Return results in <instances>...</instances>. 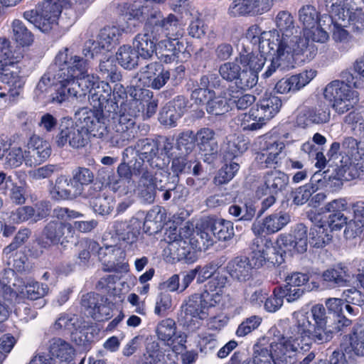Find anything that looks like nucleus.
<instances>
[{
  "label": "nucleus",
  "instance_id": "obj_18",
  "mask_svg": "<svg viewBox=\"0 0 364 364\" xmlns=\"http://www.w3.org/2000/svg\"><path fill=\"white\" fill-rule=\"evenodd\" d=\"M25 281L18 277L11 269H6L0 273V295L8 301L16 298L18 293L24 294Z\"/></svg>",
  "mask_w": 364,
  "mask_h": 364
},
{
  "label": "nucleus",
  "instance_id": "obj_28",
  "mask_svg": "<svg viewBox=\"0 0 364 364\" xmlns=\"http://www.w3.org/2000/svg\"><path fill=\"white\" fill-rule=\"evenodd\" d=\"M291 220L289 213L279 212L273 213L266 217L261 226H257L255 223L252 225V230L255 234H273L286 226Z\"/></svg>",
  "mask_w": 364,
  "mask_h": 364
},
{
  "label": "nucleus",
  "instance_id": "obj_36",
  "mask_svg": "<svg viewBox=\"0 0 364 364\" xmlns=\"http://www.w3.org/2000/svg\"><path fill=\"white\" fill-rule=\"evenodd\" d=\"M159 152L156 142L151 139H141L136 141L134 146H128L124 151V158L127 159L129 156L136 155L144 160H147L154 153Z\"/></svg>",
  "mask_w": 364,
  "mask_h": 364
},
{
  "label": "nucleus",
  "instance_id": "obj_35",
  "mask_svg": "<svg viewBox=\"0 0 364 364\" xmlns=\"http://www.w3.org/2000/svg\"><path fill=\"white\" fill-rule=\"evenodd\" d=\"M152 29L154 32L161 30L164 33L166 38L183 39V29L179 23L178 18L173 14H170L167 17L155 22Z\"/></svg>",
  "mask_w": 364,
  "mask_h": 364
},
{
  "label": "nucleus",
  "instance_id": "obj_51",
  "mask_svg": "<svg viewBox=\"0 0 364 364\" xmlns=\"http://www.w3.org/2000/svg\"><path fill=\"white\" fill-rule=\"evenodd\" d=\"M89 205L95 213L106 216L113 211L114 200L113 197L102 193V195H97V198L90 200Z\"/></svg>",
  "mask_w": 364,
  "mask_h": 364
},
{
  "label": "nucleus",
  "instance_id": "obj_60",
  "mask_svg": "<svg viewBox=\"0 0 364 364\" xmlns=\"http://www.w3.org/2000/svg\"><path fill=\"white\" fill-rule=\"evenodd\" d=\"M14 36L16 42L22 46H28L33 41L32 33L20 20L16 19L12 23Z\"/></svg>",
  "mask_w": 364,
  "mask_h": 364
},
{
  "label": "nucleus",
  "instance_id": "obj_64",
  "mask_svg": "<svg viewBox=\"0 0 364 364\" xmlns=\"http://www.w3.org/2000/svg\"><path fill=\"white\" fill-rule=\"evenodd\" d=\"M87 107L79 108L75 111L74 122L79 127V129H88L89 127L95 120V116L99 112Z\"/></svg>",
  "mask_w": 364,
  "mask_h": 364
},
{
  "label": "nucleus",
  "instance_id": "obj_50",
  "mask_svg": "<svg viewBox=\"0 0 364 364\" xmlns=\"http://www.w3.org/2000/svg\"><path fill=\"white\" fill-rule=\"evenodd\" d=\"M264 53L260 55L253 52H241L239 57V60L242 68L255 71V74L258 75V73L262 70L265 63V58L263 56Z\"/></svg>",
  "mask_w": 364,
  "mask_h": 364
},
{
  "label": "nucleus",
  "instance_id": "obj_16",
  "mask_svg": "<svg viewBox=\"0 0 364 364\" xmlns=\"http://www.w3.org/2000/svg\"><path fill=\"white\" fill-rule=\"evenodd\" d=\"M50 186L49 193L55 200H73L81 195L72 177L65 175L58 176L54 183L50 181Z\"/></svg>",
  "mask_w": 364,
  "mask_h": 364
},
{
  "label": "nucleus",
  "instance_id": "obj_5",
  "mask_svg": "<svg viewBox=\"0 0 364 364\" xmlns=\"http://www.w3.org/2000/svg\"><path fill=\"white\" fill-rule=\"evenodd\" d=\"M55 144L58 148L69 145L73 149H80L88 143L86 130L79 129L74 120L68 117L60 120L59 132L53 138Z\"/></svg>",
  "mask_w": 364,
  "mask_h": 364
},
{
  "label": "nucleus",
  "instance_id": "obj_3",
  "mask_svg": "<svg viewBox=\"0 0 364 364\" xmlns=\"http://www.w3.org/2000/svg\"><path fill=\"white\" fill-rule=\"evenodd\" d=\"M314 321L312 328H309V341L304 345L309 347L311 341L321 344L329 341L333 333L343 328L333 323V318L325 316V308L322 305H315L311 308Z\"/></svg>",
  "mask_w": 364,
  "mask_h": 364
},
{
  "label": "nucleus",
  "instance_id": "obj_41",
  "mask_svg": "<svg viewBox=\"0 0 364 364\" xmlns=\"http://www.w3.org/2000/svg\"><path fill=\"white\" fill-rule=\"evenodd\" d=\"M23 58L21 48L12 46L6 38H0V67L4 64L17 63Z\"/></svg>",
  "mask_w": 364,
  "mask_h": 364
},
{
  "label": "nucleus",
  "instance_id": "obj_31",
  "mask_svg": "<svg viewBox=\"0 0 364 364\" xmlns=\"http://www.w3.org/2000/svg\"><path fill=\"white\" fill-rule=\"evenodd\" d=\"M141 221L136 218H132L129 220H117L113 225L114 231L119 238L129 243L134 242L140 234Z\"/></svg>",
  "mask_w": 364,
  "mask_h": 364
},
{
  "label": "nucleus",
  "instance_id": "obj_42",
  "mask_svg": "<svg viewBox=\"0 0 364 364\" xmlns=\"http://www.w3.org/2000/svg\"><path fill=\"white\" fill-rule=\"evenodd\" d=\"M208 230L219 240L227 241L235 235L233 223L230 220L215 219L208 223Z\"/></svg>",
  "mask_w": 364,
  "mask_h": 364
},
{
  "label": "nucleus",
  "instance_id": "obj_47",
  "mask_svg": "<svg viewBox=\"0 0 364 364\" xmlns=\"http://www.w3.org/2000/svg\"><path fill=\"white\" fill-rule=\"evenodd\" d=\"M164 213L161 207H154L147 213L144 222L146 232L150 235L159 232L164 226Z\"/></svg>",
  "mask_w": 364,
  "mask_h": 364
},
{
  "label": "nucleus",
  "instance_id": "obj_56",
  "mask_svg": "<svg viewBox=\"0 0 364 364\" xmlns=\"http://www.w3.org/2000/svg\"><path fill=\"white\" fill-rule=\"evenodd\" d=\"M339 180L349 181L358 178L360 173H364V155L361 154L358 159H354L348 164L345 169H341Z\"/></svg>",
  "mask_w": 364,
  "mask_h": 364
},
{
  "label": "nucleus",
  "instance_id": "obj_13",
  "mask_svg": "<svg viewBox=\"0 0 364 364\" xmlns=\"http://www.w3.org/2000/svg\"><path fill=\"white\" fill-rule=\"evenodd\" d=\"M246 37L254 44L258 43L259 52L264 54L272 53L277 43L281 40V32L277 30L262 31L257 25L251 26L247 31Z\"/></svg>",
  "mask_w": 364,
  "mask_h": 364
},
{
  "label": "nucleus",
  "instance_id": "obj_43",
  "mask_svg": "<svg viewBox=\"0 0 364 364\" xmlns=\"http://www.w3.org/2000/svg\"><path fill=\"white\" fill-rule=\"evenodd\" d=\"M134 99L146 108L144 111V115L146 118L151 117L156 112L158 107V100L154 99L153 92L147 89L136 88L131 94Z\"/></svg>",
  "mask_w": 364,
  "mask_h": 364
},
{
  "label": "nucleus",
  "instance_id": "obj_32",
  "mask_svg": "<svg viewBox=\"0 0 364 364\" xmlns=\"http://www.w3.org/2000/svg\"><path fill=\"white\" fill-rule=\"evenodd\" d=\"M344 300L338 298H329L325 301L328 309V311L325 310V316L333 318V323L342 328L348 327L352 323L351 319L344 314Z\"/></svg>",
  "mask_w": 364,
  "mask_h": 364
},
{
  "label": "nucleus",
  "instance_id": "obj_14",
  "mask_svg": "<svg viewBox=\"0 0 364 364\" xmlns=\"http://www.w3.org/2000/svg\"><path fill=\"white\" fill-rule=\"evenodd\" d=\"M0 77L1 81L9 87L6 97L9 100H14L23 90L25 84L23 77L20 75L19 68L16 63L4 64L0 67Z\"/></svg>",
  "mask_w": 364,
  "mask_h": 364
},
{
  "label": "nucleus",
  "instance_id": "obj_9",
  "mask_svg": "<svg viewBox=\"0 0 364 364\" xmlns=\"http://www.w3.org/2000/svg\"><path fill=\"white\" fill-rule=\"evenodd\" d=\"M87 60L73 55L69 53L68 48L60 51L55 59V63L58 67L56 73H64L65 77L76 80L83 74L87 73Z\"/></svg>",
  "mask_w": 364,
  "mask_h": 364
},
{
  "label": "nucleus",
  "instance_id": "obj_24",
  "mask_svg": "<svg viewBox=\"0 0 364 364\" xmlns=\"http://www.w3.org/2000/svg\"><path fill=\"white\" fill-rule=\"evenodd\" d=\"M316 75V70H305L289 78L280 80L276 84L274 89L281 94L297 91L308 84Z\"/></svg>",
  "mask_w": 364,
  "mask_h": 364
},
{
  "label": "nucleus",
  "instance_id": "obj_6",
  "mask_svg": "<svg viewBox=\"0 0 364 364\" xmlns=\"http://www.w3.org/2000/svg\"><path fill=\"white\" fill-rule=\"evenodd\" d=\"M74 233L75 230L70 223L58 220H50L45 225L42 237L38 239V243L43 248H48L53 245L58 244L65 246L72 242Z\"/></svg>",
  "mask_w": 364,
  "mask_h": 364
},
{
  "label": "nucleus",
  "instance_id": "obj_29",
  "mask_svg": "<svg viewBox=\"0 0 364 364\" xmlns=\"http://www.w3.org/2000/svg\"><path fill=\"white\" fill-rule=\"evenodd\" d=\"M112 87L108 82L102 80L97 83L95 88L91 90V95H88L87 99L90 105L102 112H108L110 107Z\"/></svg>",
  "mask_w": 364,
  "mask_h": 364
},
{
  "label": "nucleus",
  "instance_id": "obj_4",
  "mask_svg": "<svg viewBox=\"0 0 364 364\" xmlns=\"http://www.w3.org/2000/svg\"><path fill=\"white\" fill-rule=\"evenodd\" d=\"M323 95L326 99L333 102L332 107L338 114L348 112L358 102V92L340 80H333L328 83Z\"/></svg>",
  "mask_w": 364,
  "mask_h": 364
},
{
  "label": "nucleus",
  "instance_id": "obj_55",
  "mask_svg": "<svg viewBox=\"0 0 364 364\" xmlns=\"http://www.w3.org/2000/svg\"><path fill=\"white\" fill-rule=\"evenodd\" d=\"M248 149L246 140L241 137H233L229 139L224 149L226 160L237 159Z\"/></svg>",
  "mask_w": 364,
  "mask_h": 364
},
{
  "label": "nucleus",
  "instance_id": "obj_46",
  "mask_svg": "<svg viewBox=\"0 0 364 364\" xmlns=\"http://www.w3.org/2000/svg\"><path fill=\"white\" fill-rule=\"evenodd\" d=\"M74 352L72 346L60 338H54L50 341L49 353L53 357L68 361L72 358Z\"/></svg>",
  "mask_w": 364,
  "mask_h": 364
},
{
  "label": "nucleus",
  "instance_id": "obj_49",
  "mask_svg": "<svg viewBox=\"0 0 364 364\" xmlns=\"http://www.w3.org/2000/svg\"><path fill=\"white\" fill-rule=\"evenodd\" d=\"M259 6V0H233L228 13L232 16L250 15L255 14Z\"/></svg>",
  "mask_w": 364,
  "mask_h": 364
},
{
  "label": "nucleus",
  "instance_id": "obj_7",
  "mask_svg": "<svg viewBox=\"0 0 364 364\" xmlns=\"http://www.w3.org/2000/svg\"><path fill=\"white\" fill-rule=\"evenodd\" d=\"M197 85L198 87L191 92V100L198 105L207 103L208 99L215 94V90L220 91L221 95H225L228 90L226 83L215 73L202 75L197 82Z\"/></svg>",
  "mask_w": 364,
  "mask_h": 364
},
{
  "label": "nucleus",
  "instance_id": "obj_62",
  "mask_svg": "<svg viewBox=\"0 0 364 364\" xmlns=\"http://www.w3.org/2000/svg\"><path fill=\"white\" fill-rule=\"evenodd\" d=\"M192 161L184 156H176L171 161V170L173 173L171 177L173 183L179 182V176L189 173L192 166Z\"/></svg>",
  "mask_w": 364,
  "mask_h": 364
},
{
  "label": "nucleus",
  "instance_id": "obj_33",
  "mask_svg": "<svg viewBox=\"0 0 364 364\" xmlns=\"http://www.w3.org/2000/svg\"><path fill=\"white\" fill-rule=\"evenodd\" d=\"M252 262L246 257H236L227 265V269L230 277L239 282L249 280L252 276Z\"/></svg>",
  "mask_w": 364,
  "mask_h": 364
},
{
  "label": "nucleus",
  "instance_id": "obj_19",
  "mask_svg": "<svg viewBox=\"0 0 364 364\" xmlns=\"http://www.w3.org/2000/svg\"><path fill=\"white\" fill-rule=\"evenodd\" d=\"M308 228L303 224H297L291 233L281 235L278 240L279 245H283L289 250H294L298 253H304L308 247Z\"/></svg>",
  "mask_w": 364,
  "mask_h": 364
},
{
  "label": "nucleus",
  "instance_id": "obj_15",
  "mask_svg": "<svg viewBox=\"0 0 364 364\" xmlns=\"http://www.w3.org/2000/svg\"><path fill=\"white\" fill-rule=\"evenodd\" d=\"M117 28L114 26L101 29L97 41L89 40L85 43L82 50L84 55L87 58H93L101 49L109 50L112 44L117 41Z\"/></svg>",
  "mask_w": 364,
  "mask_h": 364
},
{
  "label": "nucleus",
  "instance_id": "obj_34",
  "mask_svg": "<svg viewBox=\"0 0 364 364\" xmlns=\"http://www.w3.org/2000/svg\"><path fill=\"white\" fill-rule=\"evenodd\" d=\"M195 137L200 151L205 156H214L218 153L219 147L214 130L208 127L201 128Z\"/></svg>",
  "mask_w": 364,
  "mask_h": 364
},
{
  "label": "nucleus",
  "instance_id": "obj_54",
  "mask_svg": "<svg viewBox=\"0 0 364 364\" xmlns=\"http://www.w3.org/2000/svg\"><path fill=\"white\" fill-rule=\"evenodd\" d=\"M108 119L104 116L102 111H99L95 116V120L86 130V137L90 134L94 137L106 139L109 136V129L107 124Z\"/></svg>",
  "mask_w": 364,
  "mask_h": 364
},
{
  "label": "nucleus",
  "instance_id": "obj_58",
  "mask_svg": "<svg viewBox=\"0 0 364 364\" xmlns=\"http://www.w3.org/2000/svg\"><path fill=\"white\" fill-rule=\"evenodd\" d=\"M97 253L100 261L104 264H107L110 267L115 265L119 261L118 256L121 257L124 254L121 248L115 245H105L97 249Z\"/></svg>",
  "mask_w": 364,
  "mask_h": 364
},
{
  "label": "nucleus",
  "instance_id": "obj_37",
  "mask_svg": "<svg viewBox=\"0 0 364 364\" xmlns=\"http://www.w3.org/2000/svg\"><path fill=\"white\" fill-rule=\"evenodd\" d=\"M282 105V100L279 97L272 93H265L257 104L256 110L260 113L262 119L267 122L279 111Z\"/></svg>",
  "mask_w": 364,
  "mask_h": 364
},
{
  "label": "nucleus",
  "instance_id": "obj_30",
  "mask_svg": "<svg viewBox=\"0 0 364 364\" xmlns=\"http://www.w3.org/2000/svg\"><path fill=\"white\" fill-rule=\"evenodd\" d=\"M308 216L311 221L316 223L310 229L309 243L314 247L322 248L331 242L332 235L328 233V228L321 223L320 214L314 213L313 215L309 214Z\"/></svg>",
  "mask_w": 364,
  "mask_h": 364
},
{
  "label": "nucleus",
  "instance_id": "obj_40",
  "mask_svg": "<svg viewBox=\"0 0 364 364\" xmlns=\"http://www.w3.org/2000/svg\"><path fill=\"white\" fill-rule=\"evenodd\" d=\"M341 145L338 142H333L327 153L328 168H332L335 171L334 177L339 180L341 169H345L346 166L350 162L349 156L343 155V153H338Z\"/></svg>",
  "mask_w": 364,
  "mask_h": 364
},
{
  "label": "nucleus",
  "instance_id": "obj_63",
  "mask_svg": "<svg viewBox=\"0 0 364 364\" xmlns=\"http://www.w3.org/2000/svg\"><path fill=\"white\" fill-rule=\"evenodd\" d=\"M258 82V75L255 71H251L241 68L237 80L235 82V87L241 90H247L255 87Z\"/></svg>",
  "mask_w": 364,
  "mask_h": 364
},
{
  "label": "nucleus",
  "instance_id": "obj_25",
  "mask_svg": "<svg viewBox=\"0 0 364 364\" xmlns=\"http://www.w3.org/2000/svg\"><path fill=\"white\" fill-rule=\"evenodd\" d=\"M109 112L113 113V129L121 136L122 140L129 141L134 138L136 132L134 116L126 112L117 113L116 111Z\"/></svg>",
  "mask_w": 364,
  "mask_h": 364
},
{
  "label": "nucleus",
  "instance_id": "obj_59",
  "mask_svg": "<svg viewBox=\"0 0 364 364\" xmlns=\"http://www.w3.org/2000/svg\"><path fill=\"white\" fill-rule=\"evenodd\" d=\"M260 113L256 109H250L248 114L242 115L240 127L243 131H255L265 124V119H262Z\"/></svg>",
  "mask_w": 364,
  "mask_h": 364
},
{
  "label": "nucleus",
  "instance_id": "obj_8",
  "mask_svg": "<svg viewBox=\"0 0 364 364\" xmlns=\"http://www.w3.org/2000/svg\"><path fill=\"white\" fill-rule=\"evenodd\" d=\"M158 58L165 63L184 61L190 56L187 42L184 39L166 38L160 41L156 52Z\"/></svg>",
  "mask_w": 364,
  "mask_h": 364
},
{
  "label": "nucleus",
  "instance_id": "obj_27",
  "mask_svg": "<svg viewBox=\"0 0 364 364\" xmlns=\"http://www.w3.org/2000/svg\"><path fill=\"white\" fill-rule=\"evenodd\" d=\"M152 29L149 33L146 27L144 33L137 34L133 41V47L139 55L144 59H149L156 52L158 38Z\"/></svg>",
  "mask_w": 364,
  "mask_h": 364
},
{
  "label": "nucleus",
  "instance_id": "obj_23",
  "mask_svg": "<svg viewBox=\"0 0 364 364\" xmlns=\"http://www.w3.org/2000/svg\"><path fill=\"white\" fill-rule=\"evenodd\" d=\"M156 175L154 171H145L137 181L136 194L144 203L151 204L155 200L159 188Z\"/></svg>",
  "mask_w": 364,
  "mask_h": 364
},
{
  "label": "nucleus",
  "instance_id": "obj_2",
  "mask_svg": "<svg viewBox=\"0 0 364 364\" xmlns=\"http://www.w3.org/2000/svg\"><path fill=\"white\" fill-rule=\"evenodd\" d=\"M62 0H43L36 8L23 13V18L42 32L50 31L62 11Z\"/></svg>",
  "mask_w": 364,
  "mask_h": 364
},
{
  "label": "nucleus",
  "instance_id": "obj_39",
  "mask_svg": "<svg viewBox=\"0 0 364 364\" xmlns=\"http://www.w3.org/2000/svg\"><path fill=\"white\" fill-rule=\"evenodd\" d=\"M322 278L331 286L344 287L350 282V274L347 267L338 264L334 268L324 271Z\"/></svg>",
  "mask_w": 364,
  "mask_h": 364
},
{
  "label": "nucleus",
  "instance_id": "obj_53",
  "mask_svg": "<svg viewBox=\"0 0 364 364\" xmlns=\"http://www.w3.org/2000/svg\"><path fill=\"white\" fill-rule=\"evenodd\" d=\"M299 21L303 25L304 31L314 28L318 25L319 13L312 5L303 6L298 12Z\"/></svg>",
  "mask_w": 364,
  "mask_h": 364
},
{
  "label": "nucleus",
  "instance_id": "obj_11",
  "mask_svg": "<svg viewBox=\"0 0 364 364\" xmlns=\"http://www.w3.org/2000/svg\"><path fill=\"white\" fill-rule=\"evenodd\" d=\"M174 236L168 235L166 240L168 242V250L172 262L183 261L186 263H193L197 258L198 255L195 248L191 245L193 242L188 241L173 234Z\"/></svg>",
  "mask_w": 364,
  "mask_h": 364
},
{
  "label": "nucleus",
  "instance_id": "obj_48",
  "mask_svg": "<svg viewBox=\"0 0 364 364\" xmlns=\"http://www.w3.org/2000/svg\"><path fill=\"white\" fill-rule=\"evenodd\" d=\"M140 56L132 48L128 45L120 46L116 53V58L119 64L125 69L132 70L138 65V60Z\"/></svg>",
  "mask_w": 364,
  "mask_h": 364
},
{
  "label": "nucleus",
  "instance_id": "obj_26",
  "mask_svg": "<svg viewBox=\"0 0 364 364\" xmlns=\"http://www.w3.org/2000/svg\"><path fill=\"white\" fill-rule=\"evenodd\" d=\"M132 158L124 159V153L122 154V161L119 164L117 168L118 177L124 178L129 182L133 176H141L145 171H151L146 166H144L143 159L136 155L132 156Z\"/></svg>",
  "mask_w": 364,
  "mask_h": 364
},
{
  "label": "nucleus",
  "instance_id": "obj_22",
  "mask_svg": "<svg viewBox=\"0 0 364 364\" xmlns=\"http://www.w3.org/2000/svg\"><path fill=\"white\" fill-rule=\"evenodd\" d=\"M208 297L209 293L207 291L201 294H194L188 297L186 304L181 307L185 323L191 322L194 318H203V315L205 314L204 310L208 307Z\"/></svg>",
  "mask_w": 364,
  "mask_h": 364
},
{
  "label": "nucleus",
  "instance_id": "obj_44",
  "mask_svg": "<svg viewBox=\"0 0 364 364\" xmlns=\"http://www.w3.org/2000/svg\"><path fill=\"white\" fill-rule=\"evenodd\" d=\"M268 343L265 336L260 338L253 346L252 363L253 364H275L272 349L264 346Z\"/></svg>",
  "mask_w": 364,
  "mask_h": 364
},
{
  "label": "nucleus",
  "instance_id": "obj_20",
  "mask_svg": "<svg viewBox=\"0 0 364 364\" xmlns=\"http://www.w3.org/2000/svg\"><path fill=\"white\" fill-rule=\"evenodd\" d=\"M289 183V176L278 170L267 172L264 176V183L257 187L256 195L258 197L267 196L269 193L277 194L282 191Z\"/></svg>",
  "mask_w": 364,
  "mask_h": 364
},
{
  "label": "nucleus",
  "instance_id": "obj_21",
  "mask_svg": "<svg viewBox=\"0 0 364 364\" xmlns=\"http://www.w3.org/2000/svg\"><path fill=\"white\" fill-rule=\"evenodd\" d=\"M270 348L275 364H292L295 356L299 355V348L302 350L304 346H300V343L296 344L291 341L282 338L279 343H272Z\"/></svg>",
  "mask_w": 364,
  "mask_h": 364
},
{
  "label": "nucleus",
  "instance_id": "obj_45",
  "mask_svg": "<svg viewBox=\"0 0 364 364\" xmlns=\"http://www.w3.org/2000/svg\"><path fill=\"white\" fill-rule=\"evenodd\" d=\"M344 340L346 344H349L346 347L344 343L341 344L346 352L349 348V352L353 351L357 355L364 356V326L355 328L352 334L345 336Z\"/></svg>",
  "mask_w": 364,
  "mask_h": 364
},
{
  "label": "nucleus",
  "instance_id": "obj_12",
  "mask_svg": "<svg viewBox=\"0 0 364 364\" xmlns=\"http://www.w3.org/2000/svg\"><path fill=\"white\" fill-rule=\"evenodd\" d=\"M287 326L283 331V339H288L294 343L309 341V328H312V324L309 318L304 314H293L292 319L284 321Z\"/></svg>",
  "mask_w": 364,
  "mask_h": 364
},
{
  "label": "nucleus",
  "instance_id": "obj_52",
  "mask_svg": "<svg viewBox=\"0 0 364 364\" xmlns=\"http://www.w3.org/2000/svg\"><path fill=\"white\" fill-rule=\"evenodd\" d=\"M231 86H227L228 88L227 93L222 95L220 91L218 92V95L216 93L211 97L206 103V111L212 115H222L228 112L229 110V105L227 101V95Z\"/></svg>",
  "mask_w": 364,
  "mask_h": 364
},
{
  "label": "nucleus",
  "instance_id": "obj_61",
  "mask_svg": "<svg viewBox=\"0 0 364 364\" xmlns=\"http://www.w3.org/2000/svg\"><path fill=\"white\" fill-rule=\"evenodd\" d=\"M102 301V297L94 292H90L82 296L81 305L87 313L93 318H98L97 309Z\"/></svg>",
  "mask_w": 364,
  "mask_h": 364
},
{
  "label": "nucleus",
  "instance_id": "obj_38",
  "mask_svg": "<svg viewBox=\"0 0 364 364\" xmlns=\"http://www.w3.org/2000/svg\"><path fill=\"white\" fill-rule=\"evenodd\" d=\"M97 78H102L105 82H119L122 80V75L112 58L101 59L97 69Z\"/></svg>",
  "mask_w": 364,
  "mask_h": 364
},
{
  "label": "nucleus",
  "instance_id": "obj_10",
  "mask_svg": "<svg viewBox=\"0 0 364 364\" xmlns=\"http://www.w3.org/2000/svg\"><path fill=\"white\" fill-rule=\"evenodd\" d=\"M64 73H55L54 80H56L55 92L51 95V102L62 104L64 102L75 99L82 102V92L77 90V82L75 80L65 77Z\"/></svg>",
  "mask_w": 364,
  "mask_h": 364
},
{
  "label": "nucleus",
  "instance_id": "obj_17",
  "mask_svg": "<svg viewBox=\"0 0 364 364\" xmlns=\"http://www.w3.org/2000/svg\"><path fill=\"white\" fill-rule=\"evenodd\" d=\"M27 148L25 161L30 166H35L46 161L52 151L50 144L36 135L30 138Z\"/></svg>",
  "mask_w": 364,
  "mask_h": 364
},
{
  "label": "nucleus",
  "instance_id": "obj_57",
  "mask_svg": "<svg viewBox=\"0 0 364 364\" xmlns=\"http://www.w3.org/2000/svg\"><path fill=\"white\" fill-rule=\"evenodd\" d=\"M72 178L80 193L83 188L91 184L95 178L94 173L88 168L77 166L72 171Z\"/></svg>",
  "mask_w": 364,
  "mask_h": 364
},
{
  "label": "nucleus",
  "instance_id": "obj_1",
  "mask_svg": "<svg viewBox=\"0 0 364 364\" xmlns=\"http://www.w3.org/2000/svg\"><path fill=\"white\" fill-rule=\"evenodd\" d=\"M277 28L281 32V40L277 43L270 65L262 75L268 78L277 70H288L294 67V55H302L303 60L313 59L317 48L309 45L308 40L301 38L299 29L294 26L293 16L286 11L278 13L275 18Z\"/></svg>",
  "mask_w": 364,
  "mask_h": 364
}]
</instances>
